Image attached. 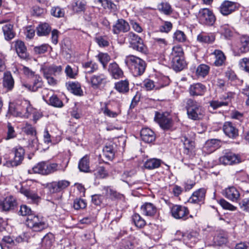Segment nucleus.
<instances>
[{
  "mask_svg": "<svg viewBox=\"0 0 249 249\" xmlns=\"http://www.w3.org/2000/svg\"><path fill=\"white\" fill-rule=\"evenodd\" d=\"M182 104L187 110L189 119L199 120L202 118L204 111L200 103L192 99L187 98L183 101Z\"/></svg>",
  "mask_w": 249,
  "mask_h": 249,
  "instance_id": "obj_1",
  "label": "nucleus"
},
{
  "mask_svg": "<svg viewBox=\"0 0 249 249\" xmlns=\"http://www.w3.org/2000/svg\"><path fill=\"white\" fill-rule=\"evenodd\" d=\"M124 62L134 76L141 75L145 71L146 64L143 60L138 57L128 56L125 59Z\"/></svg>",
  "mask_w": 249,
  "mask_h": 249,
  "instance_id": "obj_2",
  "label": "nucleus"
},
{
  "mask_svg": "<svg viewBox=\"0 0 249 249\" xmlns=\"http://www.w3.org/2000/svg\"><path fill=\"white\" fill-rule=\"evenodd\" d=\"M27 226L34 231H41L48 227L43 217L34 214L29 215L26 221Z\"/></svg>",
  "mask_w": 249,
  "mask_h": 249,
  "instance_id": "obj_3",
  "label": "nucleus"
},
{
  "mask_svg": "<svg viewBox=\"0 0 249 249\" xmlns=\"http://www.w3.org/2000/svg\"><path fill=\"white\" fill-rule=\"evenodd\" d=\"M197 18L200 24L209 26L213 25L216 20V18L213 12L206 8L199 9Z\"/></svg>",
  "mask_w": 249,
  "mask_h": 249,
  "instance_id": "obj_4",
  "label": "nucleus"
},
{
  "mask_svg": "<svg viewBox=\"0 0 249 249\" xmlns=\"http://www.w3.org/2000/svg\"><path fill=\"white\" fill-rule=\"evenodd\" d=\"M86 79L93 89H98L106 84L107 77L104 73H98L91 75L89 77L86 76Z\"/></svg>",
  "mask_w": 249,
  "mask_h": 249,
  "instance_id": "obj_5",
  "label": "nucleus"
},
{
  "mask_svg": "<svg viewBox=\"0 0 249 249\" xmlns=\"http://www.w3.org/2000/svg\"><path fill=\"white\" fill-rule=\"evenodd\" d=\"M154 120L164 130L170 129L173 125L172 118L167 113H160L156 112Z\"/></svg>",
  "mask_w": 249,
  "mask_h": 249,
  "instance_id": "obj_6",
  "label": "nucleus"
},
{
  "mask_svg": "<svg viewBox=\"0 0 249 249\" xmlns=\"http://www.w3.org/2000/svg\"><path fill=\"white\" fill-rule=\"evenodd\" d=\"M127 37L130 47L142 53L145 52V46L143 44L142 38L138 35L132 32H130L127 35Z\"/></svg>",
  "mask_w": 249,
  "mask_h": 249,
  "instance_id": "obj_7",
  "label": "nucleus"
},
{
  "mask_svg": "<svg viewBox=\"0 0 249 249\" xmlns=\"http://www.w3.org/2000/svg\"><path fill=\"white\" fill-rule=\"evenodd\" d=\"M219 162L225 165H231L241 162L240 155L231 151L225 152L219 159Z\"/></svg>",
  "mask_w": 249,
  "mask_h": 249,
  "instance_id": "obj_8",
  "label": "nucleus"
},
{
  "mask_svg": "<svg viewBox=\"0 0 249 249\" xmlns=\"http://www.w3.org/2000/svg\"><path fill=\"white\" fill-rule=\"evenodd\" d=\"M12 153L14 156L12 160L6 162V164L8 167L17 166L20 164L24 159L25 151L21 146H16L12 149Z\"/></svg>",
  "mask_w": 249,
  "mask_h": 249,
  "instance_id": "obj_9",
  "label": "nucleus"
},
{
  "mask_svg": "<svg viewBox=\"0 0 249 249\" xmlns=\"http://www.w3.org/2000/svg\"><path fill=\"white\" fill-rule=\"evenodd\" d=\"M31 110L30 103L29 101L23 100L17 102L14 115L19 116H27Z\"/></svg>",
  "mask_w": 249,
  "mask_h": 249,
  "instance_id": "obj_10",
  "label": "nucleus"
},
{
  "mask_svg": "<svg viewBox=\"0 0 249 249\" xmlns=\"http://www.w3.org/2000/svg\"><path fill=\"white\" fill-rule=\"evenodd\" d=\"M239 4L235 2L224 0L222 2L218 10L219 12L223 16H228L239 8Z\"/></svg>",
  "mask_w": 249,
  "mask_h": 249,
  "instance_id": "obj_11",
  "label": "nucleus"
},
{
  "mask_svg": "<svg viewBox=\"0 0 249 249\" xmlns=\"http://www.w3.org/2000/svg\"><path fill=\"white\" fill-rule=\"evenodd\" d=\"M172 216L177 219L185 220L188 218L189 211L187 207L176 205L173 206L171 209Z\"/></svg>",
  "mask_w": 249,
  "mask_h": 249,
  "instance_id": "obj_12",
  "label": "nucleus"
},
{
  "mask_svg": "<svg viewBox=\"0 0 249 249\" xmlns=\"http://www.w3.org/2000/svg\"><path fill=\"white\" fill-rule=\"evenodd\" d=\"M70 182L67 180H60L57 181H53L47 185V188L50 193H59L70 185Z\"/></svg>",
  "mask_w": 249,
  "mask_h": 249,
  "instance_id": "obj_13",
  "label": "nucleus"
},
{
  "mask_svg": "<svg viewBox=\"0 0 249 249\" xmlns=\"http://www.w3.org/2000/svg\"><path fill=\"white\" fill-rule=\"evenodd\" d=\"M235 55H240L242 53L249 51V36H244L240 38V42L233 48Z\"/></svg>",
  "mask_w": 249,
  "mask_h": 249,
  "instance_id": "obj_14",
  "label": "nucleus"
},
{
  "mask_svg": "<svg viewBox=\"0 0 249 249\" xmlns=\"http://www.w3.org/2000/svg\"><path fill=\"white\" fill-rule=\"evenodd\" d=\"M17 204L16 198L10 195L5 197L2 200H0V210L2 211H10L14 210Z\"/></svg>",
  "mask_w": 249,
  "mask_h": 249,
  "instance_id": "obj_15",
  "label": "nucleus"
},
{
  "mask_svg": "<svg viewBox=\"0 0 249 249\" xmlns=\"http://www.w3.org/2000/svg\"><path fill=\"white\" fill-rule=\"evenodd\" d=\"M130 29L129 23L123 18L118 19L112 26L114 34L118 35L121 33H126Z\"/></svg>",
  "mask_w": 249,
  "mask_h": 249,
  "instance_id": "obj_16",
  "label": "nucleus"
},
{
  "mask_svg": "<svg viewBox=\"0 0 249 249\" xmlns=\"http://www.w3.org/2000/svg\"><path fill=\"white\" fill-rule=\"evenodd\" d=\"M19 191L30 202L37 203L40 200V196L36 191L31 190L28 187H21Z\"/></svg>",
  "mask_w": 249,
  "mask_h": 249,
  "instance_id": "obj_17",
  "label": "nucleus"
},
{
  "mask_svg": "<svg viewBox=\"0 0 249 249\" xmlns=\"http://www.w3.org/2000/svg\"><path fill=\"white\" fill-rule=\"evenodd\" d=\"M108 71L111 77L115 79H119L124 77V72L119 65L113 62L109 64Z\"/></svg>",
  "mask_w": 249,
  "mask_h": 249,
  "instance_id": "obj_18",
  "label": "nucleus"
},
{
  "mask_svg": "<svg viewBox=\"0 0 249 249\" xmlns=\"http://www.w3.org/2000/svg\"><path fill=\"white\" fill-rule=\"evenodd\" d=\"M206 91V86L200 83L191 85L188 89V92L191 96H202Z\"/></svg>",
  "mask_w": 249,
  "mask_h": 249,
  "instance_id": "obj_19",
  "label": "nucleus"
},
{
  "mask_svg": "<svg viewBox=\"0 0 249 249\" xmlns=\"http://www.w3.org/2000/svg\"><path fill=\"white\" fill-rule=\"evenodd\" d=\"M223 196L232 202H236L240 195L238 190L233 186L229 187L223 190Z\"/></svg>",
  "mask_w": 249,
  "mask_h": 249,
  "instance_id": "obj_20",
  "label": "nucleus"
},
{
  "mask_svg": "<svg viewBox=\"0 0 249 249\" xmlns=\"http://www.w3.org/2000/svg\"><path fill=\"white\" fill-rule=\"evenodd\" d=\"M225 134L230 138L235 139L238 136V130L231 122H226L223 125Z\"/></svg>",
  "mask_w": 249,
  "mask_h": 249,
  "instance_id": "obj_21",
  "label": "nucleus"
},
{
  "mask_svg": "<svg viewBox=\"0 0 249 249\" xmlns=\"http://www.w3.org/2000/svg\"><path fill=\"white\" fill-rule=\"evenodd\" d=\"M43 73L56 76L61 74L62 71L61 66H56L54 64L50 66H43L41 69Z\"/></svg>",
  "mask_w": 249,
  "mask_h": 249,
  "instance_id": "obj_22",
  "label": "nucleus"
},
{
  "mask_svg": "<svg viewBox=\"0 0 249 249\" xmlns=\"http://www.w3.org/2000/svg\"><path fill=\"white\" fill-rule=\"evenodd\" d=\"M86 0H73L71 4L72 11L76 14L84 12L87 8Z\"/></svg>",
  "mask_w": 249,
  "mask_h": 249,
  "instance_id": "obj_23",
  "label": "nucleus"
},
{
  "mask_svg": "<svg viewBox=\"0 0 249 249\" xmlns=\"http://www.w3.org/2000/svg\"><path fill=\"white\" fill-rule=\"evenodd\" d=\"M206 190L205 188H200L194 192L189 199L191 203H198L202 202L205 199Z\"/></svg>",
  "mask_w": 249,
  "mask_h": 249,
  "instance_id": "obj_24",
  "label": "nucleus"
},
{
  "mask_svg": "<svg viewBox=\"0 0 249 249\" xmlns=\"http://www.w3.org/2000/svg\"><path fill=\"white\" fill-rule=\"evenodd\" d=\"M142 213L147 216H153L157 213V208L155 205L150 202H145L141 207Z\"/></svg>",
  "mask_w": 249,
  "mask_h": 249,
  "instance_id": "obj_25",
  "label": "nucleus"
},
{
  "mask_svg": "<svg viewBox=\"0 0 249 249\" xmlns=\"http://www.w3.org/2000/svg\"><path fill=\"white\" fill-rule=\"evenodd\" d=\"M14 80L11 73L10 71H6L3 73L2 78L3 87L7 91L11 90L14 86Z\"/></svg>",
  "mask_w": 249,
  "mask_h": 249,
  "instance_id": "obj_26",
  "label": "nucleus"
},
{
  "mask_svg": "<svg viewBox=\"0 0 249 249\" xmlns=\"http://www.w3.org/2000/svg\"><path fill=\"white\" fill-rule=\"evenodd\" d=\"M142 140L146 143H150L155 141L156 136L154 131L148 128H142L141 131Z\"/></svg>",
  "mask_w": 249,
  "mask_h": 249,
  "instance_id": "obj_27",
  "label": "nucleus"
},
{
  "mask_svg": "<svg viewBox=\"0 0 249 249\" xmlns=\"http://www.w3.org/2000/svg\"><path fill=\"white\" fill-rule=\"evenodd\" d=\"M15 48L19 57L22 59H26L28 55L24 43L21 40H17L15 42Z\"/></svg>",
  "mask_w": 249,
  "mask_h": 249,
  "instance_id": "obj_28",
  "label": "nucleus"
},
{
  "mask_svg": "<svg viewBox=\"0 0 249 249\" xmlns=\"http://www.w3.org/2000/svg\"><path fill=\"white\" fill-rule=\"evenodd\" d=\"M114 89L120 93L126 94L129 90V83L127 79L119 81L114 84Z\"/></svg>",
  "mask_w": 249,
  "mask_h": 249,
  "instance_id": "obj_29",
  "label": "nucleus"
},
{
  "mask_svg": "<svg viewBox=\"0 0 249 249\" xmlns=\"http://www.w3.org/2000/svg\"><path fill=\"white\" fill-rule=\"evenodd\" d=\"M67 166V164H62L56 163H49L47 162V172L49 175L54 172L59 171L64 172Z\"/></svg>",
  "mask_w": 249,
  "mask_h": 249,
  "instance_id": "obj_30",
  "label": "nucleus"
},
{
  "mask_svg": "<svg viewBox=\"0 0 249 249\" xmlns=\"http://www.w3.org/2000/svg\"><path fill=\"white\" fill-rule=\"evenodd\" d=\"M170 60L173 69L176 71H182L186 66L184 57H177L171 59Z\"/></svg>",
  "mask_w": 249,
  "mask_h": 249,
  "instance_id": "obj_31",
  "label": "nucleus"
},
{
  "mask_svg": "<svg viewBox=\"0 0 249 249\" xmlns=\"http://www.w3.org/2000/svg\"><path fill=\"white\" fill-rule=\"evenodd\" d=\"M116 145L112 142L107 144L103 149V155L109 160H112L115 155Z\"/></svg>",
  "mask_w": 249,
  "mask_h": 249,
  "instance_id": "obj_32",
  "label": "nucleus"
},
{
  "mask_svg": "<svg viewBox=\"0 0 249 249\" xmlns=\"http://www.w3.org/2000/svg\"><path fill=\"white\" fill-rule=\"evenodd\" d=\"M178 233L181 234V236L184 237V240L188 244H195L197 243L199 239V234L196 231H190L185 235H183V233H181L180 231Z\"/></svg>",
  "mask_w": 249,
  "mask_h": 249,
  "instance_id": "obj_33",
  "label": "nucleus"
},
{
  "mask_svg": "<svg viewBox=\"0 0 249 249\" xmlns=\"http://www.w3.org/2000/svg\"><path fill=\"white\" fill-rule=\"evenodd\" d=\"M54 241V236L52 233L49 232L42 238L41 247L42 249H50Z\"/></svg>",
  "mask_w": 249,
  "mask_h": 249,
  "instance_id": "obj_34",
  "label": "nucleus"
},
{
  "mask_svg": "<svg viewBox=\"0 0 249 249\" xmlns=\"http://www.w3.org/2000/svg\"><path fill=\"white\" fill-rule=\"evenodd\" d=\"M43 81L41 77L38 75L34 76V82L33 85H24L25 87L32 91H36L39 88H41L43 86Z\"/></svg>",
  "mask_w": 249,
  "mask_h": 249,
  "instance_id": "obj_35",
  "label": "nucleus"
},
{
  "mask_svg": "<svg viewBox=\"0 0 249 249\" xmlns=\"http://www.w3.org/2000/svg\"><path fill=\"white\" fill-rule=\"evenodd\" d=\"M51 31V27L47 23H40L36 27V34L39 36H47Z\"/></svg>",
  "mask_w": 249,
  "mask_h": 249,
  "instance_id": "obj_36",
  "label": "nucleus"
},
{
  "mask_svg": "<svg viewBox=\"0 0 249 249\" xmlns=\"http://www.w3.org/2000/svg\"><path fill=\"white\" fill-rule=\"evenodd\" d=\"M82 67L86 73H93L98 69V64L92 61L83 63Z\"/></svg>",
  "mask_w": 249,
  "mask_h": 249,
  "instance_id": "obj_37",
  "label": "nucleus"
},
{
  "mask_svg": "<svg viewBox=\"0 0 249 249\" xmlns=\"http://www.w3.org/2000/svg\"><path fill=\"white\" fill-rule=\"evenodd\" d=\"M214 40L215 37L213 35L204 32L201 33L197 36V40L202 43H212Z\"/></svg>",
  "mask_w": 249,
  "mask_h": 249,
  "instance_id": "obj_38",
  "label": "nucleus"
},
{
  "mask_svg": "<svg viewBox=\"0 0 249 249\" xmlns=\"http://www.w3.org/2000/svg\"><path fill=\"white\" fill-rule=\"evenodd\" d=\"M13 26L9 23L6 24L2 27V31L6 40H10L15 37V34L13 31Z\"/></svg>",
  "mask_w": 249,
  "mask_h": 249,
  "instance_id": "obj_39",
  "label": "nucleus"
},
{
  "mask_svg": "<svg viewBox=\"0 0 249 249\" xmlns=\"http://www.w3.org/2000/svg\"><path fill=\"white\" fill-rule=\"evenodd\" d=\"M212 54L215 57L214 64L216 66H220L223 65L226 60V57L224 53L220 50H215Z\"/></svg>",
  "mask_w": 249,
  "mask_h": 249,
  "instance_id": "obj_40",
  "label": "nucleus"
},
{
  "mask_svg": "<svg viewBox=\"0 0 249 249\" xmlns=\"http://www.w3.org/2000/svg\"><path fill=\"white\" fill-rule=\"evenodd\" d=\"M67 89L71 92L76 95H81L83 93L81 85L78 82H69L67 84Z\"/></svg>",
  "mask_w": 249,
  "mask_h": 249,
  "instance_id": "obj_41",
  "label": "nucleus"
},
{
  "mask_svg": "<svg viewBox=\"0 0 249 249\" xmlns=\"http://www.w3.org/2000/svg\"><path fill=\"white\" fill-rule=\"evenodd\" d=\"M181 141L184 144V153L189 154L192 152L195 147L194 142L188 139L186 136L181 137Z\"/></svg>",
  "mask_w": 249,
  "mask_h": 249,
  "instance_id": "obj_42",
  "label": "nucleus"
},
{
  "mask_svg": "<svg viewBox=\"0 0 249 249\" xmlns=\"http://www.w3.org/2000/svg\"><path fill=\"white\" fill-rule=\"evenodd\" d=\"M158 10L166 15H169L172 13L171 5L166 1H162L157 6Z\"/></svg>",
  "mask_w": 249,
  "mask_h": 249,
  "instance_id": "obj_43",
  "label": "nucleus"
},
{
  "mask_svg": "<svg viewBox=\"0 0 249 249\" xmlns=\"http://www.w3.org/2000/svg\"><path fill=\"white\" fill-rule=\"evenodd\" d=\"M47 162L42 161L39 162L33 168V171L35 173L40 174L43 175H47Z\"/></svg>",
  "mask_w": 249,
  "mask_h": 249,
  "instance_id": "obj_44",
  "label": "nucleus"
},
{
  "mask_svg": "<svg viewBox=\"0 0 249 249\" xmlns=\"http://www.w3.org/2000/svg\"><path fill=\"white\" fill-rule=\"evenodd\" d=\"M161 160L158 159H150L147 160L144 163V166L148 169H153L160 167Z\"/></svg>",
  "mask_w": 249,
  "mask_h": 249,
  "instance_id": "obj_45",
  "label": "nucleus"
},
{
  "mask_svg": "<svg viewBox=\"0 0 249 249\" xmlns=\"http://www.w3.org/2000/svg\"><path fill=\"white\" fill-rule=\"evenodd\" d=\"M177 57H184L183 49L179 45L174 46L170 54V59L177 58Z\"/></svg>",
  "mask_w": 249,
  "mask_h": 249,
  "instance_id": "obj_46",
  "label": "nucleus"
},
{
  "mask_svg": "<svg viewBox=\"0 0 249 249\" xmlns=\"http://www.w3.org/2000/svg\"><path fill=\"white\" fill-rule=\"evenodd\" d=\"M132 220L135 226L138 228H142L146 225L145 220L139 214L137 213H134L132 216Z\"/></svg>",
  "mask_w": 249,
  "mask_h": 249,
  "instance_id": "obj_47",
  "label": "nucleus"
},
{
  "mask_svg": "<svg viewBox=\"0 0 249 249\" xmlns=\"http://www.w3.org/2000/svg\"><path fill=\"white\" fill-rule=\"evenodd\" d=\"M210 67L205 64L199 65L196 70V74L198 77H204L209 73Z\"/></svg>",
  "mask_w": 249,
  "mask_h": 249,
  "instance_id": "obj_48",
  "label": "nucleus"
},
{
  "mask_svg": "<svg viewBox=\"0 0 249 249\" xmlns=\"http://www.w3.org/2000/svg\"><path fill=\"white\" fill-rule=\"evenodd\" d=\"M96 57L103 65V68H106L107 64L110 60L109 55L107 53H100Z\"/></svg>",
  "mask_w": 249,
  "mask_h": 249,
  "instance_id": "obj_49",
  "label": "nucleus"
},
{
  "mask_svg": "<svg viewBox=\"0 0 249 249\" xmlns=\"http://www.w3.org/2000/svg\"><path fill=\"white\" fill-rule=\"evenodd\" d=\"M104 190L106 191V195L109 196L112 198L121 199L123 197V195L117 192L115 190L110 187H105Z\"/></svg>",
  "mask_w": 249,
  "mask_h": 249,
  "instance_id": "obj_50",
  "label": "nucleus"
},
{
  "mask_svg": "<svg viewBox=\"0 0 249 249\" xmlns=\"http://www.w3.org/2000/svg\"><path fill=\"white\" fill-rule=\"evenodd\" d=\"M79 170L84 172H87L89 169V160L87 157H84L79 161L78 164Z\"/></svg>",
  "mask_w": 249,
  "mask_h": 249,
  "instance_id": "obj_51",
  "label": "nucleus"
},
{
  "mask_svg": "<svg viewBox=\"0 0 249 249\" xmlns=\"http://www.w3.org/2000/svg\"><path fill=\"white\" fill-rule=\"evenodd\" d=\"M48 104L55 107H62L64 105L62 101L54 94L50 97Z\"/></svg>",
  "mask_w": 249,
  "mask_h": 249,
  "instance_id": "obj_52",
  "label": "nucleus"
},
{
  "mask_svg": "<svg viewBox=\"0 0 249 249\" xmlns=\"http://www.w3.org/2000/svg\"><path fill=\"white\" fill-rule=\"evenodd\" d=\"M156 85L155 81L150 79H146L143 81V87L146 90H159V87Z\"/></svg>",
  "mask_w": 249,
  "mask_h": 249,
  "instance_id": "obj_53",
  "label": "nucleus"
},
{
  "mask_svg": "<svg viewBox=\"0 0 249 249\" xmlns=\"http://www.w3.org/2000/svg\"><path fill=\"white\" fill-rule=\"evenodd\" d=\"M173 38L175 41L184 42L187 40V36L183 32L177 30L174 34Z\"/></svg>",
  "mask_w": 249,
  "mask_h": 249,
  "instance_id": "obj_54",
  "label": "nucleus"
},
{
  "mask_svg": "<svg viewBox=\"0 0 249 249\" xmlns=\"http://www.w3.org/2000/svg\"><path fill=\"white\" fill-rule=\"evenodd\" d=\"M218 203L220 204V205L225 210L234 211L236 210V207L230 203L229 202L227 201L223 198H221L217 201Z\"/></svg>",
  "mask_w": 249,
  "mask_h": 249,
  "instance_id": "obj_55",
  "label": "nucleus"
},
{
  "mask_svg": "<svg viewBox=\"0 0 249 249\" xmlns=\"http://www.w3.org/2000/svg\"><path fill=\"white\" fill-rule=\"evenodd\" d=\"M7 132H6V137H5V140H8L12 139H14L17 136V133L14 129L13 126H12V124L10 123H8L7 125Z\"/></svg>",
  "mask_w": 249,
  "mask_h": 249,
  "instance_id": "obj_56",
  "label": "nucleus"
},
{
  "mask_svg": "<svg viewBox=\"0 0 249 249\" xmlns=\"http://www.w3.org/2000/svg\"><path fill=\"white\" fill-rule=\"evenodd\" d=\"M24 34L26 39L31 40L35 36V29L32 26H27L24 29Z\"/></svg>",
  "mask_w": 249,
  "mask_h": 249,
  "instance_id": "obj_57",
  "label": "nucleus"
},
{
  "mask_svg": "<svg viewBox=\"0 0 249 249\" xmlns=\"http://www.w3.org/2000/svg\"><path fill=\"white\" fill-rule=\"evenodd\" d=\"M18 214L22 216H27V217L29 215H33L32 211L30 207L26 205H22L20 206V210L18 211Z\"/></svg>",
  "mask_w": 249,
  "mask_h": 249,
  "instance_id": "obj_58",
  "label": "nucleus"
},
{
  "mask_svg": "<svg viewBox=\"0 0 249 249\" xmlns=\"http://www.w3.org/2000/svg\"><path fill=\"white\" fill-rule=\"evenodd\" d=\"M87 206L85 200L81 198H76L73 202V208L75 210L84 209Z\"/></svg>",
  "mask_w": 249,
  "mask_h": 249,
  "instance_id": "obj_59",
  "label": "nucleus"
},
{
  "mask_svg": "<svg viewBox=\"0 0 249 249\" xmlns=\"http://www.w3.org/2000/svg\"><path fill=\"white\" fill-rule=\"evenodd\" d=\"M51 14L55 17L61 18L64 16L65 12L64 10L59 7H53L51 10Z\"/></svg>",
  "mask_w": 249,
  "mask_h": 249,
  "instance_id": "obj_60",
  "label": "nucleus"
},
{
  "mask_svg": "<svg viewBox=\"0 0 249 249\" xmlns=\"http://www.w3.org/2000/svg\"><path fill=\"white\" fill-rule=\"evenodd\" d=\"M239 65L243 70L249 73V57L240 59L239 61Z\"/></svg>",
  "mask_w": 249,
  "mask_h": 249,
  "instance_id": "obj_61",
  "label": "nucleus"
},
{
  "mask_svg": "<svg viewBox=\"0 0 249 249\" xmlns=\"http://www.w3.org/2000/svg\"><path fill=\"white\" fill-rule=\"evenodd\" d=\"M219 32L226 37L230 36L232 34L231 28L229 25H221L219 28Z\"/></svg>",
  "mask_w": 249,
  "mask_h": 249,
  "instance_id": "obj_62",
  "label": "nucleus"
},
{
  "mask_svg": "<svg viewBox=\"0 0 249 249\" xmlns=\"http://www.w3.org/2000/svg\"><path fill=\"white\" fill-rule=\"evenodd\" d=\"M49 45L44 44L40 46H36L34 48V51L36 54H41L45 53L48 49Z\"/></svg>",
  "mask_w": 249,
  "mask_h": 249,
  "instance_id": "obj_63",
  "label": "nucleus"
},
{
  "mask_svg": "<svg viewBox=\"0 0 249 249\" xmlns=\"http://www.w3.org/2000/svg\"><path fill=\"white\" fill-rule=\"evenodd\" d=\"M101 3L105 8H108L111 10L116 9V5L112 2L111 0H98Z\"/></svg>",
  "mask_w": 249,
  "mask_h": 249,
  "instance_id": "obj_64",
  "label": "nucleus"
}]
</instances>
